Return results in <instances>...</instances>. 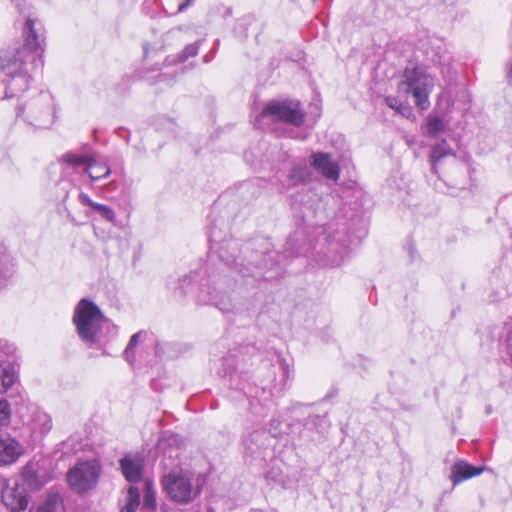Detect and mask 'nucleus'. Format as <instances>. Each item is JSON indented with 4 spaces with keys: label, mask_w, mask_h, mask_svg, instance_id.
Returning <instances> with one entry per match:
<instances>
[{
    "label": "nucleus",
    "mask_w": 512,
    "mask_h": 512,
    "mask_svg": "<svg viewBox=\"0 0 512 512\" xmlns=\"http://www.w3.org/2000/svg\"><path fill=\"white\" fill-rule=\"evenodd\" d=\"M14 274V263L6 247L0 243V290L11 280Z\"/></svg>",
    "instance_id": "19"
},
{
    "label": "nucleus",
    "mask_w": 512,
    "mask_h": 512,
    "mask_svg": "<svg viewBox=\"0 0 512 512\" xmlns=\"http://www.w3.org/2000/svg\"><path fill=\"white\" fill-rule=\"evenodd\" d=\"M280 365H281V367H282V369H283V375H284V377H285V378H289V376H290L289 366H288V364L285 362V360H284V359H281V360H280Z\"/></svg>",
    "instance_id": "37"
},
{
    "label": "nucleus",
    "mask_w": 512,
    "mask_h": 512,
    "mask_svg": "<svg viewBox=\"0 0 512 512\" xmlns=\"http://www.w3.org/2000/svg\"><path fill=\"white\" fill-rule=\"evenodd\" d=\"M453 155L452 149L446 140H442L432 146L430 151L431 170L437 174V164L446 156Z\"/></svg>",
    "instance_id": "22"
},
{
    "label": "nucleus",
    "mask_w": 512,
    "mask_h": 512,
    "mask_svg": "<svg viewBox=\"0 0 512 512\" xmlns=\"http://www.w3.org/2000/svg\"><path fill=\"white\" fill-rule=\"evenodd\" d=\"M260 117L299 127L304 123L305 113L298 102L280 101L267 104Z\"/></svg>",
    "instance_id": "9"
},
{
    "label": "nucleus",
    "mask_w": 512,
    "mask_h": 512,
    "mask_svg": "<svg viewBox=\"0 0 512 512\" xmlns=\"http://www.w3.org/2000/svg\"><path fill=\"white\" fill-rule=\"evenodd\" d=\"M311 166L325 178L336 181L340 176V168L329 153L315 152L310 157Z\"/></svg>",
    "instance_id": "12"
},
{
    "label": "nucleus",
    "mask_w": 512,
    "mask_h": 512,
    "mask_svg": "<svg viewBox=\"0 0 512 512\" xmlns=\"http://www.w3.org/2000/svg\"><path fill=\"white\" fill-rule=\"evenodd\" d=\"M140 491L137 487L131 485L122 500L120 512H136L140 506Z\"/></svg>",
    "instance_id": "23"
},
{
    "label": "nucleus",
    "mask_w": 512,
    "mask_h": 512,
    "mask_svg": "<svg viewBox=\"0 0 512 512\" xmlns=\"http://www.w3.org/2000/svg\"><path fill=\"white\" fill-rule=\"evenodd\" d=\"M268 441V434L264 430H255L243 438L245 452L251 455L257 454L261 449L266 448Z\"/></svg>",
    "instance_id": "17"
},
{
    "label": "nucleus",
    "mask_w": 512,
    "mask_h": 512,
    "mask_svg": "<svg viewBox=\"0 0 512 512\" xmlns=\"http://www.w3.org/2000/svg\"><path fill=\"white\" fill-rule=\"evenodd\" d=\"M24 453L23 446L8 433L0 435V463L10 465L15 463Z\"/></svg>",
    "instance_id": "13"
},
{
    "label": "nucleus",
    "mask_w": 512,
    "mask_h": 512,
    "mask_svg": "<svg viewBox=\"0 0 512 512\" xmlns=\"http://www.w3.org/2000/svg\"><path fill=\"white\" fill-rule=\"evenodd\" d=\"M407 93H411L415 104L422 110L430 106L429 94L433 88V79L421 67L406 68L401 81Z\"/></svg>",
    "instance_id": "8"
},
{
    "label": "nucleus",
    "mask_w": 512,
    "mask_h": 512,
    "mask_svg": "<svg viewBox=\"0 0 512 512\" xmlns=\"http://www.w3.org/2000/svg\"><path fill=\"white\" fill-rule=\"evenodd\" d=\"M199 34V28L193 24L178 26L168 32V36L172 38H180L182 40H190Z\"/></svg>",
    "instance_id": "26"
},
{
    "label": "nucleus",
    "mask_w": 512,
    "mask_h": 512,
    "mask_svg": "<svg viewBox=\"0 0 512 512\" xmlns=\"http://www.w3.org/2000/svg\"><path fill=\"white\" fill-rule=\"evenodd\" d=\"M168 443L170 448L164 450L163 464L166 468H171L167 474L162 477L164 491L169 498L177 503L185 504L191 502L201 492V484L197 479V485H192V475L188 471L175 469L179 461V445L181 438L178 435L171 434L160 441V445Z\"/></svg>",
    "instance_id": "2"
},
{
    "label": "nucleus",
    "mask_w": 512,
    "mask_h": 512,
    "mask_svg": "<svg viewBox=\"0 0 512 512\" xmlns=\"http://www.w3.org/2000/svg\"><path fill=\"white\" fill-rule=\"evenodd\" d=\"M249 186H250V183H245V184L243 185V188L247 189Z\"/></svg>",
    "instance_id": "40"
},
{
    "label": "nucleus",
    "mask_w": 512,
    "mask_h": 512,
    "mask_svg": "<svg viewBox=\"0 0 512 512\" xmlns=\"http://www.w3.org/2000/svg\"><path fill=\"white\" fill-rule=\"evenodd\" d=\"M17 360V348L13 343L7 340H0V363L3 366L12 365L14 367Z\"/></svg>",
    "instance_id": "25"
},
{
    "label": "nucleus",
    "mask_w": 512,
    "mask_h": 512,
    "mask_svg": "<svg viewBox=\"0 0 512 512\" xmlns=\"http://www.w3.org/2000/svg\"><path fill=\"white\" fill-rule=\"evenodd\" d=\"M63 502L59 494H52L48 496L43 505H41L37 512H63Z\"/></svg>",
    "instance_id": "27"
},
{
    "label": "nucleus",
    "mask_w": 512,
    "mask_h": 512,
    "mask_svg": "<svg viewBox=\"0 0 512 512\" xmlns=\"http://www.w3.org/2000/svg\"><path fill=\"white\" fill-rule=\"evenodd\" d=\"M345 256H347V253H345V255H341L339 259L333 260V265H335V266L341 265L345 260Z\"/></svg>",
    "instance_id": "39"
},
{
    "label": "nucleus",
    "mask_w": 512,
    "mask_h": 512,
    "mask_svg": "<svg viewBox=\"0 0 512 512\" xmlns=\"http://www.w3.org/2000/svg\"><path fill=\"white\" fill-rule=\"evenodd\" d=\"M29 426L32 433L45 435L52 429V419L46 412L34 408L31 412Z\"/></svg>",
    "instance_id": "18"
},
{
    "label": "nucleus",
    "mask_w": 512,
    "mask_h": 512,
    "mask_svg": "<svg viewBox=\"0 0 512 512\" xmlns=\"http://www.w3.org/2000/svg\"><path fill=\"white\" fill-rule=\"evenodd\" d=\"M177 1V12H183L190 7L194 0H176Z\"/></svg>",
    "instance_id": "35"
},
{
    "label": "nucleus",
    "mask_w": 512,
    "mask_h": 512,
    "mask_svg": "<svg viewBox=\"0 0 512 512\" xmlns=\"http://www.w3.org/2000/svg\"><path fill=\"white\" fill-rule=\"evenodd\" d=\"M11 405L7 399H0V427H8L11 422Z\"/></svg>",
    "instance_id": "30"
},
{
    "label": "nucleus",
    "mask_w": 512,
    "mask_h": 512,
    "mask_svg": "<svg viewBox=\"0 0 512 512\" xmlns=\"http://www.w3.org/2000/svg\"><path fill=\"white\" fill-rule=\"evenodd\" d=\"M23 38L22 49L6 52L0 56V69L6 77L29 72L27 66L36 62L37 59L42 62L41 56L35 55L37 51H42V44L45 40L42 24L27 17L23 28Z\"/></svg>",
    "instance_id": "3"
},
{
    "label": "nucleus",
    "mask_w": 512,
    "mask_h": 512,
    "mask_svg": "<svg viewBox=\"0 0 512 512\" xmlns=\"http://www.w3.org/2000/svg\"><path fill=\"white\" fill-rule=\"evenodd\" d=\"M483 471L484 467H476L464 460H457L451 466L450 479L453 486H456L467 479L480 475Z\"/></svg>",
    "instance_id": "15"
},
{
    "label": "nucleus",
    "mask_w": 512,
    "mask_h": 512,
    "mask_svg": "<svg viewBox=\"0 0 512 512\" xmlns=\"http://www.w3.org/2000/svg\"><path fill=\"white\" fill-rule=\"evenodd\" d=\"M2 502L11 512H31L28 509V497L17 481L7 482L2 489Z\"/></svg>",
    "instance_id": "11"
},
{
    "label": "nucleus",
    "mask_w": 512,
    "mask_h": 512,
    "mask_svg": "<svg viewBox=\"0 0 512 512\" xmlns=\"http://www.w3.org/2000/svg\"><path fill=\"white\" fill-rule=\"evenodd\" d=\"M60 162L66 168L78 169L79 167H84V172L88 174L92 181L106 178L111 173L109 166L105 162L98 160L95 156L85 157L68 152L60 158Z\"/></svg>",
    "instance_id": "10"
},
{
    "label": "nucleus",
    "mask_w": 512,
    "mask_h": 512,
    "mask_svg": "<svg viewBox=\"0 0 512 512\" xmlns=\"http://www.w3.org/2000/svg\"><path fill=\"white\" fill-rule=\"evenodd\" d=\"M142 335L143 333L141 331L133 334L124 350V357L129 363H133L135 360L134 350L138 345V342Z\"/></svg>",
    "instance_id": "31"
},
{
    "label": "nucleus",
    "mask_w": 512,
    "mask_h": 512,
    "mask_svg": "<svg viewBox=\"0 0 512 512\" xmlns=\"http://www.w3.org/2000/svg\"><path fill=\"white\" fill-rule=\"evenodd\" d=\"M102 467L99 461H78L67 472V483L77 494H84L96 487L101 476Z\"/></svg>",
    "instance_id": "7"
},
{
    "label": "nucleus",
    "mask_w": 512,
    "mask_h": 512,
    "mask_svg": "<svg viewBox=\"0 0 512 512\" xmlns=\"http://www.w3.org/2000/svg\"><path fill=\"white\" fill-rule=\"evenodd\" d=\"M119 463L122 474L127 481L133 483L142 478L143 459L140 456L125 455Z\"/></svg>",
    "instance_id": "14"
},
{
    "label": "nucleus",
    "mask_w": 512,
    "mask_h": 512,
    "mask_svg": "<svg viewBox=\"0 0 512 512\" xmlns=\"http://www.w3.org/2000/svg\"><path fill=\"white\" fill-rule=\"evenodd\" d=\"M209 241L211 250L216 252L219 259L227 267H234L243 277L271 278L272 276H266L267 272L279 264V253L269 251L268 248L258 251L248 245L242 251L243 255L237 258L235 252L238 245L234 241L219 244L213 231L210 233Z\"/></svg>",
    "instance_id": "1"
},
{
    "label": "nucleus",
    "mask_w": 512,
    "mask_h": 512,
    "mask_svg": "<svg viewBox=\"0 0 512 512\" xmlns=\"http://www.w3.org/2000/svg\"><path fill=\"white\" fill-rule=\"evenodd\" d=\"M156 508V493L149 483H146V489L142 504L143 510L152 511Z\"/></svg>",
    "instance_id": "32"
},
{
    "label": "nucleus",
    "mask_w": 512,
    "mask_h": 512,
    "mask_svg": "<svg viewBox=\"0 0 512 512\" xmlns=\"http://www.w3.org/2000/svg\"><path fill=\"white\" fill-rule=\"evenodd\" d=\"M31 75L29 72L7 77L5 98L20 97L30 86Z\"/></svg>",
    "instance_id": "16"
},
{
    "label": "nucleus",
    "mask_w": 512,
    "mask_h": 512,
    "mask_svg": "<svg viewBox=\"0 0 512 512\" xmlns=\"http://www.w3.org/2000/svg\"><path fill=\"white\" fill-rule=\"evenodd\" d=\"M17 379L15 368L12 365L3 366L0 363V394H5Z\"/></svg>",
    "instance_id": "24"
},
{
    "label": "nucleus",
    "mask_w": 512,
    "mask_h": 512,
    "mask_svg": "<svg viewBox=\"0 0 512 512\" xmlns=\"http://www.w3.org/2000/svg\"><path fill=\"white\" fill-rule=\"evenodd\" d=\"M55 118L56 104L48 91L36 92L21 100L16 107V122L28 132L49 129Z\"/></svg>",
    "instance_id": "5"
},
{
    "label": "nucleus",
    "mask_w": 512,
    "mask_h": 512,
    "mask_svg": "<svg viewBox=\"0 0 512 512\" xmlns=\"http://www.w3.org/2000/svg\"><path fill=\"white\" fill-rule=\"evenodd\" d=\"M401 115H408L410 113V107L404 103H402L401 109L396 110Z\"/></svg>",
    "instance_id": "38"
},
{
    "label": "nucleus",
    "mask_w": 512,
    "mask_h": 512,
    "mask_svg": "<svg viewBox=\"0 0 512 512\" xmlns=\"http://www.w3.org/2000/svg\"><path fill=\"white\" fill-rule=\"evenodd\" d=\"M202 44V40H195L185 46V48L177 55L168 56L165 60L167 65H174L185 62L190 57H195L198 54L199 48Z\"/></svg>",
    "instance_id": "21"
},
{
    "label": "nucleus",
    "mask_w": 512,
    "mask_h": 512,
    "mask_svg": "<svg viewBox=\"0 0 512 512\" xmlns=\"http://www.w3.org/2000/svg\"><path fill=\"white\" fill-rule=\"evenodd\" d=\"M94 210L98 212L105 220L114 224L116 221L115 212L107 205L97 203Z\"/></svg>",
    "instance_id": "33"
},
{
    "label": "nucleus",
    "mask_w": 512,
    "mask_h": 512,
    "mask_svg": "<svg viewBox=\"0 0 512 512\" xmlns=\"http://www.w3.org/2000/svg\"><path fill=\"white\" fill-rule=\"evenodd\" d=\"M288 177L292 185L304 183L310 177V170L306 165H296L290 170Z\"/></svg>",
    "instance_id": "28"
},
{
    "label": "nucleus",
    "mask_w": 512,
    "mask_h": 512,
    "mask_svg": "<svg viewBox=\"0 0 512 512\" xmlns=\"http://www.w3.org/2000/svg\"><path fill=\"white\" fill-rule=\"evenodd\" d=\"M385 102L391 109H394L395 111L397 109H401L402 107V102L397 97L394 96L386 97Z\"/></svg>",
    "instance_id": "34"
},
{
    "label": "nucleus",
    "mask_w": 512,
    "mask_h": 512,
    "mask_svg": "<svg viewBox=\"0 0 512 512\" xmlns=\"http://www.w3.org/2000/svg\"><path fill=\"white\" fill-rule=\"evenodd\" d=\"M79 199L81 201L82 204L84 205H87L89 207H91L92 209H94L95 205L97 204V202H94L87 194L85 193H81L79 195Z\"/></svg>",
    "instance_id": "36"
},
{
    "label": "nucleus",
    "mask_w": 512,
    "mask_h": 512,
    "mask_svg": "<svg viewBox=\"0 0 512 512\" xmlns=\"http://www.w3.org/2000/svg\"><path fill=\"white\" fill-rule=\"evenodd\" d=\"M72 320L79 338L89 346L107 341L104 329L111 330L113 335L117 332V327L110 323L93 301L87 298L78 302Z\"/></svg>",
    "instance_id": "4"
},
{
    "label": "nucleus",
    "mask_w": 512,
    "mask_h": 512,
    "mask_svg": "<svg viewBox=\"0 0 512 512\" xmlns=\"http://www.w3.org/2000/svg\"><path fill=\"white\" fill-rule=\"evenodd\" d=\"M207 512H214L213 510H208Z\"/></svg>",
    "instance_id": "41"
},
{
    "label": "nucleus",
    "mask_w": 512,
    "mask_h": 512,
    "mask_svg": "<svg viewBox=\"0 0 512 512\" xmlns=\"http://www.w3.org/2000/svg\"><path fill=\"white\" fill-rule=\"evenodd\" d=\"M36 466L28 463L22 470L23 481L31 490H38L46 483L44 473L40 472Z\"/></svg>",
    "instance_id": "20"
},
{
    "label": "nucleus",
    "mask_w": 512,
    "mask_h": 512,
    "mask_svg": "<svg viewBox=\"0 0 512 512\" xmlns=\"http://www.w3.org/2000/svg\"><path fill=\"white\" fill-rule=\"evenodd\" d=\"M214 278L212 275H206V270L201 269L179 279L178 288L183 295L192 292L199 303L214 305L226 312L229 310L230 300L224 292L216 287H211V284L215 282Z\"/></svg>",
    "instance_id": "6"
},
{
    "label": "nucleus",
    "mask_w": 512,
    "mask_h": 512,
    "mask_svg": "<svg viewBox=\"0 0 512 512\" xmlns=\"http://www.w3.org/2000/svg\"><path fill=\"white\" fill-rule=\"evenodd\" d=\"M445 130V123L442 118L429 116L426 124V133L430 137H436Z\"/></svg>",
    "instance_id": "29"
}]
</instances>
